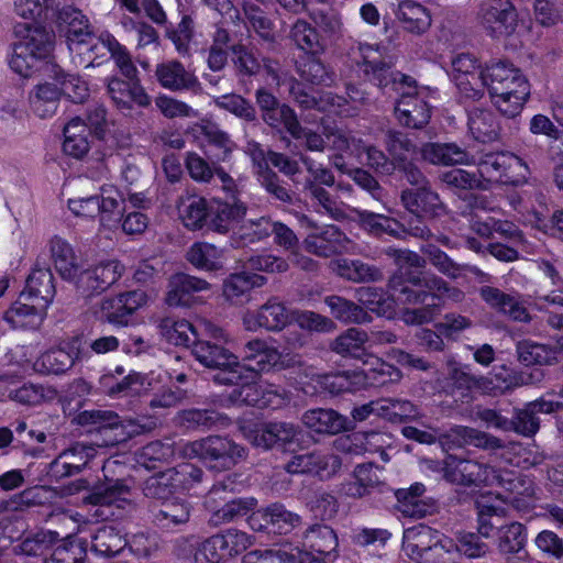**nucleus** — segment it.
<instances>
[{"label":"nucleus","instance_id":"47","mask_svg":"<svg viewBox=\"0 0 563 563\" xmlns=\"http://www.w3.org/2000/svg\"><path fill=\"white\" fill-rule=\"evenodd\" d=\"M201 134L206 140V154L216 162H225L231 157L234 142L230 135L221 130L216 123H207L201 129Z\"/></svg>","mask_w":563,"mask_h":563},{"label":"nucleus","instance_id":"34","mask_svg":"<svg viewBox=\"0 0 563 563\" xmlns=\"http://www.w3.org/2000/svg\"><path fill=\"white\" fill-rule=\"evenodd\" d=\"M210 288V284L199 277L185 273L173 275L168 283L166 301L169 306H190L196 292Z\"/></svg>","mask_w":563,"mask_h":563},{"label":"nucleus","instance_id":"28","mask_svg":"<svg viewBox=\"0 0 563 563\" xmlns=\"http://www.w3.org/2000/svg\"><path fill=\"white\" fill-rule=\"evenodd\" d=\"M487 379L475 376L463 367L454 366L449 371L442 386L443 391L462 404H468L473 399V391L486 386Z\"/></svg>","mask_w":563,"mask_h":563},{"label":"nucleus","instance_id":"10","mask_svg":"<svg viewBox=\"0 0 563 563\" xmlns=\"http://www.w3.org/2000/svg\"><path fill=\"white\" fill-rule=\"evenodd\" d=\"M477 19L490 36L501 37L515 32L518 14L510 0H483Z\"/></svg>","mask_w":563,"mask_h":563},{"label":"nucleus","instance_id":"17","mask_svg":"<svg viewBox=\"0 0 563 563\" xmlns=\"http://www.w3.org/2000/svg\"><path fill=\"white\" fill-rule=\"evenodd\" d=\"M481 299L496 312L518 322H530L531 317L519 292H505L493 286L479 288Z\"/></svg>","mask_w":563,"mask_h":563},{"label":"nucleus","instance_id":"43","mask_svg":"<svg viewBox=\"0 0 563 563\" xmlns=\"http://www.w3.org/2000/svg\"><path fill=\"white\" fill-rule=\"evenodd\" d=\"M186 260L197 269L218 272L223 268L224 251L208 242H195L188 249Z\"/></svg>","mask_w":563,"mask_h":563},{"label":"nucleus","instance_id":"31","mask_svg":"<svg viewBox=\"0 0 563 563\" xmlns=\"http://www.w3.org/2000/svg\"><path fill=\"white\" fill-rule=\"evenodd\" d=\"M301 420L308 429L320 434H338L353 429L352 421L333 409L307 410Z\"/></svg>","mask_w":563,"mask_h":563},{"label":"nucleus","instance_id":"22","mask_svg":"<svg viewBox=\"0 0 563 563\" xmlns=\"http://www.w3.org/2000/svg\"><path fill=\"white\" fill-rule=\"evenodd\" d=\"M95 454L92 445L76 442L51 462L49 474L56 479L79 474Z\"/></svg>","mask_w":563,"mask_h":563},{"label":"nucleus","instance_id":"13","mask_svg":"<svg viewBox=\"0 0 563 563\" xmlns=\"http://www.w3.org/2000/svg\"><path fill=\"white\" fill-rule=\"evenodd\" d=\"M292 320L291 310L277 297H271L256 311L249 312L243 318L245 328L250 331L265 329L279 332Z\"/></svg>","mask_w":563,"mask_h":563},{"label":"nucleus","instance_id":"57","mask_svg":"<svg viewBox=\"0 0 563 563\" xmlns=\"http://www.w3.org/2000/svg\"><path fill=\"white\" fill-rule=\"evenodd\" d=\"M75 364V356L64 349H55L43 353L34 363V368L43 374L60 375Z\"/></svg>","mask_w":563,"mask_h":563},{"label":"nucleus","instance_id":"52","mask_svg":"<svg viewBox=\"0 0 563 563\" xmlns=\"http://www.w3.org/2000/svg\"><path fill=\"white\" fill-rule=\"evenodd\" d=\"M397 16L411 33L421 34L431 25V16L427 9L410 0L399 3Z\"/></svg>","mask_w":563,"mask_h":563},{"label":"nucleus","instance_id":"7","mask_svg":"<svg viewBox=\"0 0 563 563\" xmlns=\"http://www.w3.org/2000/svg\"><path fill=\"white\" fill-rule=\"evenodd\" d=\"M361 51L366 79L383 92L395 91L400 93L405 89L417 88L415 78L394 69L390 64L373 56L377 52L372 46L361 47Z\"/></svg>","mask_w":563,"mask_h":563},{"label":"nucleus","instance_id":"45","mask_svg":"<svg viewBox=\"0 0 563 563\" xmlns=\"http://www.w3.org/2000/svg\"><path fill=\"white\" fill-rule=\"evenodd\" d=\"M59 541V534L52 530H37L25 533L13 548L15 554L25 556H43Z\"/></svg>","mask_w":563,"mask_h":563},{"label":"nucleus","instance_id":"20","mask_svg":"<svg viewBox=\"0 0 563 563\" xmlns=\"http://www.w3.org/2000/svg\"><path fill=\"white\" fill-rule=\"evenodd\" d=\"M395 106L398 122L406 128L420 130L431 119V107L420 98L415 89H405Z\"/></svg>","mask_w":563,"mask_h":563},{"label":"nucleus","instance_id":"18","mask_svg":"<svg viewBox=\"0 0 563 563\" xmlns=\"http://www.w3.org/2000/svg\"><path fill=\"white\" fill-rule=\"evenodd\" d=\"M191 354L205 367L218 369V373L233 372L243 363L224 345L211 340L195 339L191 344Z\"/></svg>","mask_w":563,"mask_h":563},{"label":"nucleus","instance_id":"48","mask_svg":"<svg viewBox=\"0 0 563 563\" xmlns=\"http://www.w3.org/2000/svg\"><path fill=\"white\" fill-rule=\"evenodd\" d=\"M157 328L162 338L176 346H191L196 339L192 324L184 319L166 317L159 320Z\"/></svg>","mask_w":563,"mask_h":563},{"label":"nucleus","instance_id":"29","mask_svg":"<svg viewBox=\"0 0 563 563\" xmlns=\"http://www.w3.org/2000/svg\"><path fill=\"white\" fill-rule=\"evenodd\" d=\"M419 153L424 162L432 165H468L473 156L456 143L427 142Z\"/></svg>","mask_w":563,"mask_h":563},{"label":"nucleus","instance_id":"12","mask_svg":"<svg viewBox=\"0 0 563 563\" xmlns=\"http://www.w3.org/2000/svg\"><path fill=\"white\" fill-rule=\"evenodd\" d=\"M305 545L310 551L300 554L299 563H333L338 558V536L327 525L311 526L305 533Z\"/></svg>","mask_w":563,"mask_h":563},{"label":"nucleus","instance_id":"30","mask_svg":"<svg viewBox=\"0 0 563 563\" xmlns=\"http://www.w3.org/2000/svg\"><path fill=\"white\" fill-rule=\"evenodd\" d=\"M177 421L180 427L192 431H208L217 428H225L231 424L228 415L217 411L213 408H188L177 413Z\"/></svg>","mask_w":563,"mask_h":563},{"label":"nucleus","instance_id":"24","mask_svg":"<svg viewBox=\"0 0 563 563\" xmlns=\"http://www.w3.org/2000/svg\"><path fill=\"white\" fill-rule=\"evenodd\" d=\"M349 239L336 225L318 228L303 240V247L308 253L320 257H330L346 249Z\"/></svg>","mask_w":563,"mask_h":563},{"label":"nucleus","instance_id":"15","mask_svg":"<svg viewBox=\"0 0 563 563\" xmlns=\"http://www.w3.org/2000/svg\"><path fill=\"white\" fill-rule=\"evenodd\" d=\"M400 202L409 214L437 219L446 213V207L430 183L418 188H407L400 194Z\"/></svg>","mask_w":563,"mask_h":563},{"label":"nucleus","instance_id":"46","mask_svg":"<svg viewBox=\"0 0 563 563\" xmlns=\"http://www.w3.org/2000/svg\"><path fill=\"white\" fill-rule=\"evenodd\" d=\"M266 282V277L256 273L231 274L223 282V296L232 303H240L253 288L262 287Z\"/></svg>","mask_w":563,"mask_h":563},{"label":"nucleus","instance_id":"11","mask_svg":"<svg viewBox=\"0 0 563 563\" xmlns=\"http://www.w3.org/2000/svg\"><path fill=\"white\" fill-rule=\"evenodd\" d=\"M124 266L115 260L101 262L89 268L81 269L74 280L77 290L84 297H92L106 291L123 274Z\"/></svg>","mask_w":563,"mask_h":563},{"label":"nucleus","instance_id":"56","mask_svg":"<svg viewBox=\"0 0 563 563\" xmlns=\"http://www.w3.org/2000/svg\"><path fill=\"white\" fill-rule=\"evenodd\" d=\"M256 178L260 186L265 190L271 199L285 206H292L295 203V191L273 169H265V172H263V174H258Z\"/></svg>","mask_w":563,"mask_h":563},{"label":"nucleus","instance_id":"41","mask_svg":"<svg viewBox=\"0 0 563 563\" xmlns=\"http://www.w3.org/2000/svg\"><path fill=\"white\" fill-rule=\"evenodd\" d=\"M211 200L203 197L190 196L183 198L178 205L179 218L190 230H208Z\"/></svg>","mask_w":563,"mask_h":563},{"label":"nucleus","instance_id":"42","mask_svg":"<svg viewBox=\"0 0 563 563\" xmlns=\"http://www.w3.org/2000/svg\"><path fill=\"white\" fill-rule=\"evenodd\" d=\"M354 214L360 228L368 234L375 238L386 234L398 240L400 235L398 219L363 209H354Z\"/></svg>","mask_w":563,"mask_h":563},{"label":"nucleus","instance_id":"53","mask_svg":"<svg viewBox=\"0 0 563 563\" xmlns=\"http://www.w3.org/2000/svg\"><path fill=\"white\" fill-rule=\"evenodd\" d=\"M477 532L486 539L498 537L500 528H504L506 510L503 507L490 504L477 503Z\"/></svg>","mask_w":563,"mask_h":563},{"label":"nucleus","instance_id":"1","mask_svg":"<svg viewBox=\"0 0 563 563\" xmlns=\"http://www.w3.org/2000/svg\"><path fill=\"white\" fill-rule=\"evenodd\" d=\"M389 288L400 303L415 307L404 311L402 319L407 324L433 321L443 309L444 297L455 302L465 297L460 288L430 271L397 269L389 278Z\"/></svg>","mask_w":563,"mask_h":563},{"label":"nucleus","instance_id":"61","mask_svg":"<svg viewBox=\"0 0 563 563\" xmlns=\"http://www.w3.org/2000/svg\"><path fill=\"white\" fill-rule=\"evenodd\" d=\"M216 107L234 114L236 118L246 122H255L257 120V111L255 106L238 93H227L214 98Z\"/></svg>","mask_w":563,"mask_h":563},{"label":"nucleus","instance_id":"37","mask_svg":"<svg viewBox=\"0 0 563 563\" xmlns=\"http://www.w3.org/2000/svg\"><path fill=\"white\" fill-rule=\"evenodd\" d=\"M334 471L340 466L336 455H325L320 452H308L290 457L285 464V471L289 474H314L322 475L329 467Z\"/></svg>","mask_w":563,"mask_h":563},{"label":"nucleus","instance_id":"9","mask_svg":"<svg viewBox=\"0 0 563 563\" xmlns=\"http://www.w3.org/2000/svg\"><path fill=\"white\" fill-rule=\"evenodd\" d=\"M257 372L251 365L243 364L233 372L217 373L213 376L214 383L219 385L236 386L229 395L228 402L231 405L262 406V391L257 383Z\"/></svg>","mask_w":563,"mask_h":563},{"label":"nucleus","instance_id":"6","mask_svg":"<svg viewBox=\"0 0 563 563\" xmlns=\"http://www.w3.org/2000/svg\"><path fill=\"white\" fill-rule=\"evenodd\" d=\"M477 174L483 190H489L493 184L518 186L526 178L528 167L522 159L508 152H489L481 156Z\"/></svg>","mask_w":563,"mask_h":563},{"label":"nucleus","instance_id":"62","mask_svg":"<svg viewBox=\"0 0 563 563\" xmlns=\"http://www.w3.org/2000/svg\"><path fill=\"white\" fill-rule=\"evenodd\" d=\"M24 27L29 31L27 35L18 42L19 45L25 46L26 52L31 54L36 60L46 58L52 49L53 34L44 27H30L26 23Z\"/></svg>","mask_w":563,"mask_h":563},{"label":"nucleus","instance_id":"58","mask_svg":"<svg viewBox=\"0 0 563 563\" xmlns=\"http://www.w3.org/2000/svg\"><path fill=\"white\" fill-rule=\"evenodd\" d=\"M366 341L365 331L350 328L331 343V350L342 356L360 358L364 354Z\"/></svg>","mask_w":563,"mask_h":563},{"label":"nucleus","instance_id":"21","mask_svg":"<svg viewBox=\"0 0 563 563\" xmlns=\"http://www.w3.org/2000/svg\"><path fill=\"white\" fill-rule=\"evenodd\" d=\"M57 27L70 52L92 33L88 18L73 5H63L57 10Z\"/></svg>","mask_w":563,"mask_h":563},{"label":"nucleus","instance_id":"59","mask_svg":"<svg viewBox=\"0 0 563 563\" xmlns=\"http://www.w3.org/2000/svg\"><path fill=\"white\" fill-rule=\"evenodd\" d=\"M32 303L15 302L4 313V320L13 328L35 327L42 321V310L38 301L32 300Z\"/></svg>","mask_w":563,"mask_h":563},{"label":"nucleus","instance_id":"44","mask_svg":"<svg viewBox=\"0 0 563 563\" xmlns=\"http://www.w3.org/2000/svg\"><path fill=\"white\" fill-rule=\"evenodd\" d=\"M467 125L472 136L478 142L489 143L499 137L500 125L492 111L478 108L471 110Z\"/></svg>","mask_w":563,"mask_h":563},{"label":"nucleus","instance_id":"49","mask_svg":"<svg viewBox=\"0 0 563 563\" xmlns=\"http://www.w3.org/2000/svg\"><path fill=\"white\" fill-rule=\"evenodd\" d=\"M108 40L112 42L115 41V37L108 31H102L99 35L92 32L74 52L79 55H89V60L85 66L86 68L100 66L108 59L107 54H110L112 51V45H108Z\"/></svg>","mask_w":563,"mask_h":563},{"label":"nucleus","instance_id":"55","mask_svg":"<svg viewBox=\"0 0 563 563\" xmlns=\"http://www.w3.org/2000/svg\"><path fill=\"white\" fill-rule=\"evenodd\" d=\"M527 544V528L518 521L506 523L496 538V547L501 554H517Z\"/></svg>","mask_w":563,"mask_h":563},{"label":"nucleus","instance_id":"60","mask_svg":"<svg viewBox=\"0 0 563 563\" xmlns=\"http://www.w3.org/2000/svg\"><path fill=\"white\" fill-rule=\"evenodd\" d=\"M520 69L514 67L511 64L499 60L486 67V80H488V91L493 93H503L505 87L510 85L517 76H521Z\"/></svg>","mask_w":563,"mask_h":563},{"label":"nucleus","instance_id":"14","mask_svg":"<svg viewBox=\"0 0 563 563\" xmlns=\"http://www.w3.org/2000/svg\"><path fill=\"white\" fill-rule=\"evenodd\" d=\"M129 495L130 486L124 479L107 478L106 482L93 486L89 494L84 497V503L107 508L108 512L98 509L96 514L92 515L98 519L107 520L119 516V514H114L111 510V507L115 504L119 508L122 507L121 504L128 503Z\"/></svg>","mask_w":563,"mask_h":563},{"label":"nucleus","instance_id":"50","mask_svg":"<svg viewBox=\"0 0 563 563\" xmlns=\"http://www.w3.org/2000/svg\"><path fill=\"white\" fill-rule=\"evenodd\" d=\"M325 303L330 308L331 314L344 323H366L372 321L369 313L355 302L341 296H329Z\"/></svg>","mask_w":563,"mask_h":563},{"label":"nucleus","instance_id":"19","mask_svg":"<svg viewBox=\"0 0 563 563\" xmlns=\"http://www.w3.org/2000/svg\"><path fill=\"white\" fill-rule=\"evenodd\" d=\"M155 77L158 84L169 91H190L194 95L202 93V86L198 77L176 59L161 63L156 66Z\"/></svg>","mask_w":563,"mask_h":563},{"label":"nucleus","instance_id":"3","mask_svg":"<svg viewBox=\"0 0 563 563\" xmlns=\"http://www.w3.org/2000/svg\"><path fill=\"white\" fill-rule=\"evenodd\" d=\"M442 474L449 483L466 487L497 485L508 490L512 489V481L506 478V476L512 475L511 473L501 472L488 464L455 455L446 456L443 462Z\"/></svg>","mask_w":563,"mask_h":563},{"label":"nucleus","instance_id":"38","mask_svg":"<svg viewBox=\"0 0 563 563\" xmlns=\"http://www.w3.org/2000/svg\"><path fill=\"white\" fill-rule=\"evenodd\" d=\"M289 38L297 48L310 55L322 54L328 43L316 26L303 19H297L290 26Z\"/></svg>","mask_w":563,"mask_h":563},{"label":"nucleus","instance_id":"39","mask_svg":"<svg viewBox=\"0 0 563 563\" xmlns=\"http://www.w3.org/2000/svg\"><path fill=\"white\" fill-rule=\"evenodd\" d=\"M319 384L331 395L355 393L367 385V376L363 371H340L320 376Z\"/></svg>","mask_w":563,"mask_h":563},{"label":"nucleus","instance_id":"25","mask_svg":"<svg viewBox=\"0 0 563 563\" xmlns=\"http://www.w3.org/2000/svg\"><path fill=\"white\" fill-rule=\"evenodd\" d=\"M208 230L228 233L244 219L247 207L239 198L233 200L211 199Z\"/></svg>","mask_w":563,"mask_h":563},{"label":"nucleus","instance_id":"27","mask_svg":"<svg viewBox=\"0 0 563 563\" xmlns=\"http://www.w3.org/2000/svg\"><path fill=\"white\" fill-rule=\"evenodd\" d=\"M329 267L338 277L354 284L377 283L384 279V273L378 266L357 258L332 260Z\"/></svg>","mask_w":563,"mask_h":563},{"label":"nucleus","instance_id":"2","mask_svg":"<svg viewBox=\"0 0 563 563\" xmlns=\"http://www.w3.org/2000/svg\"><path fill=\"white\" fill-rule=\"evenodd\" d=\"M189 459H198L207 468L223 472L247 457V449L227 435H208L189 442L184 448Z\"/></svg>","mask_w":563,"mask_h":563},{"label":"nucleus","instance_id":"33","mask_svg":"<svg viewBox=\"0 0 563 563\" xmlns=\"http://www.w3.org/2000/svg\"><path fill=\"white\" fill-rule=\"evenodd\" d=\"M48 246L51 260L58 275L64 280H75L81 265L73 245L65 239L55 235L49 240Z\"/></svg>","mask_w":563,"mask_h":563},{"label":"nucleus","instance_id":"5","mask_svg":"<svg viewBox=\"0 0 563 563\" xmlns=\"http://www.w3.org/2000/svg\"><path fill=\"white\" fill-rule=\"evenodd\" d=\"M236 477V474L228 475L213 484L207 495L206 504L214 508L210 517V522L214 526L238 520L253 511L257 505V500L253 497L227 500V494L235 492Z\"/></svg>","mask_w":563,"mask_h":563},{"label":"nucleus","instance_id":"35","mask_svg":"<svg viewBox=\"0 0 563 563\" xmlns=\"http://www.w3.org/2000/svg\"><path fill=\"white\" fill-rule=\"evenodd\" d=\"M56 294L54 276L49 267H35L26 279L25 290L21 298L38 301L41 308H46Z\"/></svg>","mask_w":563,"mask_h":563},{"label":"nucleus","instance_id":"32","mask_svg":"<svg viewBox=\"0 0 563 563\" xmlns=\"http://www.w3.org/2000/svg\"><path fill=\"white\" fill-rule=\"evenodd\" d=\"M498 111L506 118H516L522 111L523 104L530 96V85L521 75L505 87L503 93L490 95Z\"/></svg>","mask_w":563,"mask_h":563},{"label":"nucleus","instance_id":"36","mask_svg":"<svg viewBox=\"0 0 563 563\" xmlns=\"http://www.w3.org/2000/svg\"><path fill=\"white\" fill-rule=\"evenodd\" d=\"M435 538H441V532L427 525L407 528L402 536V551L412 561L421 563Z\"/></svg>","mask_w":563,"mask_h":563},{"label":"nucleus","instance_id":"51","mask_svg":"<svg viewBox=\"0 0 563 563\" xmlns=\"http://www.w3.org/2000/svg\"><path fill=\"white\" fill-rule=\"evenodd\" d=\"M190 506L183 499L162 503L161 508L153 511V521L162 528H172L188 522Z\"/></svg>","mask_w":563,"mask_h":563},{"label":"nucleus","instance_id":"54","mask_svg":"<svg viewBox=\"0 0 563 563\" xmlns=\"http://www.w3.org/2000/svg\"><path fill=\"white\" fill-rule=\"evenodd\" d=\"M59 95L60 90L55 84L37 85L30 95L32 111L42 119L52 117L56 112Z\"/></svg>","mask_w":563,"mask_h":563},{"label":"nucleus","instance_id":"63","mask_svg":"<svg viewBox=\"0 0 563 563\" xmlns=\"http://www.w3.org/2000/svg\"><path fill=\"white\" fill-rule=\"evenodd\" d=\"M142 492L145 497L162 503L169 500L174 494L178 493L168 470L146 478L142 484Z\"/></svg>","mask_w":563,"mask_h":563},{"label":"nucleus","instance_id":"40","mask_svg":"<svg viewBox=\"0 0 563 563\" xmlns=\"http://www.w3.org/2000/svg\"><path fill=\"white\" fill-rule=\"evenodd\" d=\"M128 547V540L113 526H101L91 533V550L102 558H114Z\"/></svg>","mask_w":563,"mask_h":563},{"label":"nucleus","instance_id":"16","mask_svg":"<svg viewBox=\"0 0 563 563\" xmlns=\"http://www.w3.org/2000/svg\"><path fill=\"white\" fill-rule=\"evenodd\" d=\"M437 440L448 450L465 445H473L483 450H498L505 446L499 438L465 426H454L445 432L439 433Z\"/></svg>","mask_w":563,"mask_h":563},{"label":"nucleus","instance_id":"4","mask_svg":"<svg viewBox=\"0 0 563 563\" xmlns=\"http://www.w3.org/2000/svg\"><path fill=\"white\" fill-rule=\"evenodd\" d=\"M420 251L422 255L408 249L389 246L385 249L384 253L394 261L398 269L411 271L410 268H417V271H423L427 263H429L439 274L450 279H457L463 275L462 264L451 258L437 244L426 243L420 247Z\"/></svg>","mask_w":563,"mask_h":563},{"label":"nucleus","instance_id":"23","mask_svg":"<svg viewBox=\"0 0 563 563\" xmlns=\"http://www.w3.org/2000/svg\"><path fill=\"white\" fill-rule=\"evenodd\" d=\"M108 93L113 103L123 114H131L133 104L140 108L151 106V97L140 81H125L120 78H111L108 82Z\"/></svg>","mask_w":563,"mask_h":563},{"label":"nucleus","instance_id":"64","mask_svg":"<svg viewBox=\"0 0 563 563\" xmlns=\"http://www.w3.org/2000/svg\"><path fill=\"white\" fill-rule=\"evenodd\" d=\"M459 549L456 542L441 533V538H435L431 547L424 553L421 563H457Z\"/></svg>","mask_w":563,"mask_h":563},{"label":"nucleus","instance_id":"8","mask_svg":"<svg viewBox=\"0 0 563 563\" xmlns=\"http://www.w3.org/2000/svg\"><path fill=\"white\" fill-rule=\"evenodd\" d=\"M255 103L260 109L261 119L272 129L280 130L283 126L292 137L299 139L302 126L292 108L283 103L265 87H260L254 93Z\"/></svg>","mask_w":563,"mask_h":563},{"label":"nucleus","instance_id":"26","mask_svg":"<svg viewBox=\"0 0 563 563\" xmlns=\"http://www.w3.org/2000/svg\"><path fill=\"white\" fill-rule=\"evenodd\" d=\"M426 486L422 483H415L409 488L397 489L398 510L409 518H423L437 510V503L433 498L424 497Z\"/></svg>","mask_w":563,"mask_h":563}]
</instances>
